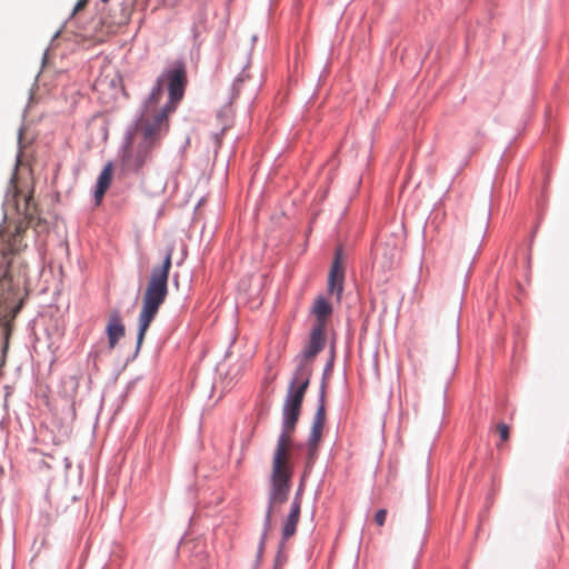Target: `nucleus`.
<instances>
[{
  "instance_id": "f257e3e1",
  "label": "nucleus",
  "mask_w": 569,
  "mask_h": 569,
  "mask_svg": "<svg viewBox=\"0 0 569 569\" xmlns=\"http://www.w3.org/2000/svg\"><path fill=\"white\" fill-rule=\"evenodd\" d=\"M325 343L326 331L320 328H312L309 341L299 356L297 368L288 388L282 408V431L278 438L272 456L269 507L266 515L267 529L271 522L273 506L286 502L289 496L293 473L291 462V435L299 420L302 401L310 383L312 372L310 363L323 349Z\"/></svg>"
},
{
  "instance_id": "f03ea898",
  "label": "nucleus",
  "mask_w": 569,
  "mask_h": 569,
  "mask_svg": "<svg viewBox=\"0 0 569 569\" xmlns=\"http://www.w3.org/2000/svg\"><path fill=\"white\" fill-rule=\"evenodd\" d=\"M186 84L187 74L183 66L169 70L158 78L142 111H149L152 117L169 122V116L184 94Z\"/></svg>"
},
{
  "instance_id": "7ed1b4c3",
  "label": "nucleus",
  "mask_w": 569,
  "mask_h": 569,
  "mask_svg": "<svg viewBox=\"0 0 569 569\" xmlns=\"http://www.w3.org/2000/svg\"><path fill=\"white\" fill-rule=\"evenodd\" d=\"M172 254L173 246H170L166 250L162 264L154 267L151 271L139 315L138 347L141 346L150 323L168 296V279L172 264Z\"/></svg>"
},
{
  "instance_id": "20e7f679",
  "label": "nucleus",
  "mask_w": 569,
  "mask_h": 569,
  "mask_svg": "<svg viewBox=\"0 0 569 569\" xmlns=\"http://www.w3.org/2000/svg\"><path fill=\"white\" fill-rule=\"evenodd\" d=\"M16 208L19 214L23 216V220L18 221L11 230V223H8L3 229L0 230V246L3 254L6 252H18L23 244V233L29 226L39 227L41 224V218L38 213V208L33 201V197L30 196H17Z\"/></svg>"
},
{
  "instance_id": "39448f33",
  "label": "nucleus",
  "mask_w": 569,
  "mask_h": 569,
  "mask_svg": "<svg viewBox=\"0 0 569 569\" xmlns=\"http://www.w3.org/2000/svg\"><path fill=\"white\" fill-rule=\"evenodd\" d=\"M168 130L169 122L152 117L149 111H142L136 128L140 141L134 153L128 157V163L136 169L141 168Z\"/></svg>"
},
{
  "instance_id": "423d86ee",
  "label": "nucleus",
  "mask_w": 569,
  "mask_h": 569,
  "mask_svg": "<svg viewBox=\"0 0 569 569\" xmlns=\"http://www.w3.org/2000/svg\"><path fill=\"white\" fill-rule=\"evenodd\" d=\"M326 422L325 391H321L319 406L312 420L311 431L308 440L309 457L316 455L318 445L322 438V430Z\"/></svg>"
},
{
  "instance_id": "0eeeda50",
  "label": "nucleus",
  "mask_w": 569,
  "mask_h": 569,
  "mask_svg": "<svg viewBox=\"0 0 569 569\" xmlns=\"http://www.w3.org/2000/svg\"><path fill=\"white\" fill-rule=\"evenodd\" d=\"M340 253L341 250L338 249L328 278V290L331 295H336L338 301L340 300L343 290V269L340 262Z\"/></svg>"
},
{
  "instance_id": "6e6552de",
  "label": "nucleus",
  "mask_w": 569,
  "mask_h": 569,
  "mask_svg": "<svg viewBox=\"0 0 569 569\" xmlns=\"http://www.w3.org/2000/svg\"><path fill=\"white\" fill-rule=\"evenodd\" d=\"M311 313L316 318L313 328H320L321 330L326 331L327 321L332 313L331 303L323 297L319 296L313 302Z\"/></svg>"
},
{
  "instance_id": "1a4fd4ad",
  "label": "nucleus",
  "mask_w": 569,
  "mask_h": 569,
  "mask_svg": "<svg viewBox=\"0 0 569 569\" xmlns=\"http://www.w3.org/2000/svg\"><path fill=\"white\" fill-rule=\"evenodd\" d=\"M107 335L109 339V348L113 349L119 339L124 335V326L118 311L111 312L107 325Z\"/></svg>"
},
{
  "instance_id": "9d476101",
  "label": "nucleus",
  "mask_w": 569,
  "mask_h": 569,
  "mask_svg": "<svg viewBox=\"0 0 569 569\" xmlns=\"http://www.w3.org/2000/svg\"><path fill=\"white\" fill-rule=\"evenodd\" d=\"M113 176V167L111 162H108L102 171L100 172L94 190V200L97 204H100L107 190L109 189Z\"/></svg>"
},
{
  "instance_id": "9b49d317",
  "label": "nucleus",
  "mask_w": 569,
  "mask_h": 569,
  "mask_svg": "<svg viewBox=\"0 0 569 569\" xmlns=\"http://www.w3.org/2000/svg\"><path fill=\"white\" fill-rule=\"evenodd\" d=\"M301 509L298 502L291 503L290 511L282 523V541L290 539L297 531V526L300 519Z\"/></svg>"
},
{
  "instance_id": "f8f14e48",
  "label": "nucleus",
  "mask_w": 569,
  "mask_h": 569,
  "mask_svg": "<svg viewBox=\"0 0 569 569\" xmlns=\"http://www.w3.org/2000/svg\"><path fill=\"white\" fill-rule=\"evenodd\" d=\"M497 431L500 436L501 441H503V442L508 441L509 436H510V429L506 423H503V422L498 423Z\"/></svg>"
},
{
  "instance_id": "ddd939ff",
  "label": "nucleus",
  "mask_w": 569,
  "mask_h": 569,
  "mask_svg": "<svg viewBox=\"0 0 569 569\" xmlns=\"http://www.w3.org/2000/svg\"><path fill=\"white\" fill-rule=\"evenodd\" d=\"M386 517H387V510L386 509H380L376 512L375 515V521L378 526H383L385 525V521H386Z\"/></svg>"
},
{
  "instance_id": "4468645a",
  "label": "nucleus",
  "mask_w": 569,
  "mask_h": 569,
  "mask_svg": "<svg viewBox=\"0 0 569 569\" xmlns=\"http://www.w3.org/2000/svg\"><path fill=\"white\" fill-rule=\"evenodd\" d=\"M302 493H303V488H302V486H300L299 489L297 490L296 495H295V498H293L292 502H291V503L298 502V507L300 509H301Z\"/></svg>"
},
{
  "instance_id": "2eb2a0df",
  "label": "nucleus",
  "mask_w": 569,
  "mask_h": 569,
  "mask_svg": "<svg viewBox=\"0 0 569 569\" xmlns=\"http://www.w3.org/2000/svg\"><path fill=\"white\" fill-rule=\"evenodd\" d=\"M88 2H89V0H78V2L76 3V6L73 8L72 16H74L77 12L84 9L86 6L88 4Z\"/></svg>"
},
{
  "instance_id": "dca6fc26",
  "label": "nucleus",
  "mask_w": 569,
  "mask_h": 569,
  "mask_svg": "<svg viewBox=\"0 0 569 569\" xmlns=\"http://www.w3.org/2000/svg\"><path fill=\"white\" fill-rule=\"evenodd\" d=\"M264 536H266V533L263 535V538L261 540V543H260L261 547L264 545Z\"/></svg>"
},
{
  "instance_id": "f3484780",
  "label": "nucleus",
  "mask_w": 569,
  "mask_h": 569,
  "mask_svg": "<svg viewBox=\"0 0 569 569\" xmlns=\"http://www.w3.org/2000/svg\"><path fill=\"white\" fill-rule=\"evenodd\" d=\"M101 1L106 3V2H108L109 0H101Z\"/></svg>"
}]
</instances>
